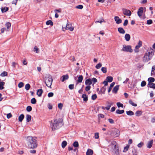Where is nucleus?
Listing matches in <instances>:
<instances>
[{
	"label": "nucleus",
	"mask_w": 155,
	"mask_h": 155,
	"mask_svg": "<svg viewBox=\"0 0 155 155\" xmlns=\"http://www.w3.org/2000/svg\"><path fill=\"white\" fill-rule=\"evenodd\" d=\"M36 138L31 136L28 137L27 141L28 147L30 148H35L37 146Z\"/></svg>",
	"instance_id": "f257e3e1"
},
{
	"label": "nucleus",
	"mask_w": 155,
	"mask_h": 155,
	"mask_svg": "<svg viewBox=\"0 0 155 155\" xmlns=\"http://www.w3.org/2000/svg\"><path fill=\"white\" fill-rule=\"evenodd\" d=\"M63 120L61 118L58 119H55L54 120V122L52 124L51 127L53 130L58 129L63 125Z\"/></svg>",
	"instance_id": "f03ea898"
},
{
	"label": "nucleus",
	"mask_w": 155,
	"mask_h": 155,
	"mask_svg": "<svg viewBox=\"0 0 155 155\" xmlns=\"http://www.w3.org/2000/svg\"><path fill=\"white\" fill-rule=\"evenodd\" d=\"M154 51L152 50L151 51L145 53L143 58V61L147 62L150 60L154 54Z\"/></svg>",
	"instance_id": "7ed1b4c3"
},
{
	"label": "nucleus",
	"mask_w": 155,
	"mask_h": 155,
	"mask_svg": "<svg viewBox=\"0 0 155 155\" xmlns=\"http://www.w3.org/2000/svg\"><path fill=\"white\" fill-rule=\"evenodd\" d=\"M53 79L51 76H49L47 78L45 81V83L46 86L49 87L51 88V85L52 83Z\"/></svg>",
	"instance_id": "20e7f679"
},
{
	"label": "nucleus",
	"mask_w": 155,
	"mask_h": 155,
	"mask_svg": "<svg viewBox=\"0 0 155 155\" xmlns=\"http://www.w3.org/2000/svg\"><path fill=\"white\" fill-rule=\"evenodd\" d=\"M121 51L131 53L133 51V50L131 48V46L129 45H123V48Z\"/></svg>",
	"instance_id": "39448f33"
},
{
	"label": "nucleus",
	"mask_w": 155,
	"mask_h": 155,
	"mask_svg": "<svg viewBox=\"0 0 155 155\" xmlns=\"http://www.w3.org/2000/svg\"><path fill=\"white\" fill-rule=\"evenodd\" d=\"M122 10L124 15L128 16H130L131 15V12L130 10L126 8H123Z\"/></svg>",
	"instance_id": "423d86ee"
},
{
	"label": "nucleus",
	"mask_w": 155,
	"mask_h": 155,
	"mask_svg": "<svg viewBox=\"0 0 155 155\" xmlns=\"http://www.w3.org/2000/svg\"><path fill=\"white\" fill-rule=\"evenodd\" d=\"M143 8L142 7H141L137 11V15L138 16L140 17L142 15L143 13Z\"/></svg>",
	"instance_id": "0eeeda50"
},
{
	"label": "nucleus",
	"mask_w": 155,
	"mask_h": 155,
	"mask_svg": "<svg viewBox=\"0 0 155 155\" xmlns=\"http://www.w3.org/2000/svg\"><path fill=\"white\" fill-rule=\"evenodd\" d=\"M114 19L117 24H119L122 22L121 19L118 16H115L114 18Z\"/></svg>",
	"instance_id": "6e6552de"
},
{
	"label": "nucleus",
	"mask_w": 155,
	"mask_h": 155,
	"mask_svg": "<svg viewBox=\"0 0 155 155\" xmlns=\"http://www.w3.org/2000/svg\"><path fill=\"white\" fill-rule=\"evenodd\" d=\"M153 142V140H151L150 141H148L147 145V148H150L152 147Z\"/></svg>",
	"instance_id": "1a4fd4ad"
},
{
	"label": "nucleus",
	"mask_w": 155,
	"mask_h": 155,
	"mask_svg": "<svg viewBox=\"0 0 155 155\" xmlns=\"http://www.w3.org/2000/svg\"><path fill=\"white\" fill-rule=\"evenodd\" d=\"M113 103H108L107 107H102V109H105L107 110H108L110 109L111 106L113 105Z\"/></svg>",
	"instance_id": "9d476101"
},
{
	"label": "nucleus",
	"mask_w": 155,
	"mask_h": 155,
	"mask_svg": "<svg viewBox=\"0 0 155 155\" xmlns=\"http://www.w3.org/2000/svg\"><path fill=\"white\" fill-rule=\"evenodd\" d=\"M147 86L150 88H152L154 89H155V84L152 83H148Z\"/></svg>",
	"instance_id": "9b49d317"
},
{
	"label": "nucleus",
	"mask_w": 155,
	"mask_h": 155,
	"mask_svg": "<svg viewBox=\"0 0 155 155\" xmlns=\"http://www.w3.org/2000/svg\"><path fill=\"white\" fill-rule=\"evenodd\" d=\"M93 154V150L90 149H88L86 152V155H92Z\"/></svg>",
	"instance_id": "f8f14e48"
},
{
	"label": "nucleus",
	"mask_w": 155,
	"mask_h": 155,
	"mask_svg": "<svg viewBox=\"0 0 155 155\" xmlns=\"http://www.w3.org/2000/svg\"><path fill=\"white\" fill-rule=\"evenodd\" d=\"M92 83V80L90 79L86 80L85 81V84L87 85H90Z\"/></svg>",
	"instance_id": "ddd939ff"
},
{
	"label": "nucleus",
	"mask_w": 155,
	"mask_h": 155,
	"mask_svg": "<svg viewBox=\"0 0 155 155\" xmlns=\"http://www.w3.org/2000/svg\"><path fill=\"white\" fill-rule=\"evenodd\" d=\"M119 85H116L114 87L112 90L113 93L116 94L119 89Z\"/></svg>",
	"instance_id": "4468645a"
},
{
	"label": "nucleus",
	"mask_w": 155,
	"mask_h": 155,
	"mask_svg": "<svg viewBox=\"0 0 155 155\" xmlns=\"http://www.w3.org/2000/svg\"><path fill=\"white\" fill-rule=\"evenodd\" d=\"M106 88L104 87H102L100 89V90L99 92V94L102 93L103 94H105V92L106 91Z\"/></svg>",
	"instance_id": "2eb2a0df"
},
{
	"label": "nucleus",
	"mask_w": 155,
	"mask_h": 155,
	"mask_svg": "<svg viewBox=\"0 0 155 155\" xmlns=\"http://www.w3.org/2000/svg\"><path fill=\"white\" fill-rule=\"evenodd\" d=\"M118 31L120 34H124L125 33V31L122 28H118Z\"/></svg>",
	"instance_id": "dca6fc26"
},
{
	"label": "nucleus",
	"mask_w": 155,
	"mask_h": 155,
	"mask_svg": "<svg viewBox=\"0 0 155 155\" xmlns=\"http://www.w3.org/2000/svg\"><path fill=\"white\" fill-rule=\"evenodd\" d=\"M142 41H139L138 42V45L135 46V49H138L142 46Z\"/></svg>",
	"instance_id": "f3484780"
},
{
	"label": "nucleus",
	"mask_w": 155,
	"mask_h": 155,
	"mask_svg": "<svg viewBox=\"0 0 155 155\" xmlns=\"http://www.w3.org/2000/svg\"><path fill=\"white\" fill-rule=\"evenodd\" d=\"M61 81L64 82L65 80H67L69 78L68 75V74H66L64 75L62 77Z\"/></svg>",
	"instance_id": "a211bd4d"
},
{
	"label": "nucleus",
	"mask_w": 155,
	"mask_h": 155,
	"mask_svg": "<svg viewBox=\"0 0 155 155\" xmlns=\"http://www.w3.org/2000/svg\"><path fill=\"white\" fill-rule=\"evenodd\" d=\"M124 38L127 41H129L130 38V36L129 34H126L125 35Z\"/></svg>",
	"instance_id": "6ab92c4d"
},
{
	"label": "nucleus",
	"mask_w": 155,
	"mask_h": 155,
	"mask_svg": "<svg viewBox=\"0 0 155 155\" xmlns=\"http://www.w3.org/2000/svg\"><path fill=\"white\" fill-rule=\"evenodd\" d=\"M83 80V77L82 75H80L78 78V79L77 81L78 83H81Z\"/></svg>",
	"instance_id": "aec40b11"
},
{
	"label": "nucleus",
	"mask_w": 155,
	"mask_h": 155,
	"mask_svg": "<svg viewBox=\"0 0 155 155\" xmlns=\"http://www.w3.org/2000/svg\"><path fill=\"white\" fill-rule=\"evenodd\" d=\"M142 114V112L140 110H137L135 113V115L137 117H140Z\"/></svg>",
	"instance_id": "412c9836"
},
{
	"label": "nucleus",
	"mask_w": 155,
	"mask_h": 155,
	"mask_svg": "<svg viewBox=\"0 0 155 155\" xmlns=\"http://www.w3.org/2000/svg\"><path fill=\"white\" fill-rule=\"evenodd\" d=\"M42 92L43 90L42 89H38L37 91V94L38 96L40 97L41 95Z\"/></svg>",
	"instance_id": "4be33fe9"
},
{
	"label": "nucleus",
	"mask_w": 155,
	"mask_h": 155,
	"mask_svg": "<svg viewBox=\"0 0 155 155\" xmlns=\"http://www.w3.org/2000/svg\"><path fill=\"white\" fill-rule=\"evenodd\" d=\"M82 97L83 99V101L87 102L88 100L87 96L86 94H83L82 95Z\"/></svg>",
	"instance_id": "5701e85b"
},
{
	"label": "nucleus",
	"mask_w": 155,
	"mask_h": 155,
	"mask_svg": "<svg viewBox=\"0 0 155 155\" xmlns=\"http://www.w3.org/2000/svg\"><path fill=\"white\" fill-rule=\"evenodd\" d=\"M106 80L108 82H111L113 80V78L111 76H107L106 78Z\"/></svg>",
	"instance_id": "b1692460"
},
{
	"label": "nucleus",
	"mask_w": 155,
	"mask_h": 155,
	"mask_svg": "<svg viewBox=\"0 0 155 155\" xmlns=\"http://www.w3.org/2000/svg\"><path fill=\"white\" fill-rule=\"evenodd\" d=\"M26 121L27 122H29L31 119V116L29 114H27L26 116Z\"/></svg>",
	"instance_id": "393cba45"
},
{
	"label": "nucleus",
	"mask_w": 155,
	"mask_h": 155,
	"mask_svg": "<svg viewBox=\"0 0 155 155\" xmlns=\"http://www.w3.org/2000/svg\"><path fill=\"white\" fill-rule=\"evenodd\" d=\"M24 118V115L23 114H21L18 117L19 121L21 122Z\"/></svg>",
	"instance_id": "a878e982"
},
{
	"label": "nucleus",
	"mask_w": 155,
	"mask_h": 155,
	"mask_svg": "<svg viewBox=\"0 0 155 155\" xmlns=\"http://www.w3.org/2000/svg\"><path fill=\"white\" fill-rule=\"evenodd\" d=\"M115 84V82H113L110 84V87H109L108 91V93H109L111 91L112 87L114 86Z\"/></svg>",
	"instance_id": "bb28decb"
},
{
	"label": "nucleus",
	"mask_w": 155,
	"mask_h": 155,
	"mask_svg": "<svg viewBox=\"0 0 155 155\" xmlns=\"http://www.w3.org/2000/svg\"><path fill=\"white\" fill-rule=\"evenodd\" d=\"M5 84V83L3 82H1V80L0 79V90H2L4 88L3 86Z\"/></svg>",
	"instance_id": "cd10ccee"
},
{
	"label": "nucleus",
	"mask_w": 155,
	"mask_h": 155,
	"mask_svg": "<svg viewBox=\"0 0 155 155\" xmlns=\"http://www.w3.org/2000/svg\"><path fill=\"white\" fill-rule=\"evenodd\" d=\"M116 112L117 114H121L124 112V110H120L119 109H118L116 110Z\"/></svg>",
	"instance_id": "c85d7f7f"
},
{
	"label": "nucleus",
	"mask_w": 155,
	"mask_h": 155,
	"mask_svg": "<svg viewBox=\"0 0 155 155\" xmlns=\"http://www.w3.org/2000/svg\"><path fill=\"white\" fill-rule=\"evenodd\" d=\"M8 10V7H4L1 8V11L2 13L5 12Z\"/></svg>",
	"instance_id": "c756f323"
},
{
	"label": "nucleus",
	"mask_w": 155,
	"mask_h": 155,
	"mask_svg": "<svg viewBox=\"0 0 155 155\" xmlns=\"http://www.w3.org/2000/svg\"><path fill=\"white\" fill-rule=\"evenodd\" d=\"M116 145H115L114 146V149L115 148V155H119V149H116Z\"/></svg>",
	"instance_id": "7c9ffc66"
},
{
	"label": "nucleus",
	"mask_w": 155,
	"mask_h": 155,
	"mask_svg": "<svg viewBox=\"0 0 155 155\" xmlns=\"http://www.w3.org/2000/svg\"><path fill=\"white\" fill-rule=\"evenodd\" d=\"M126 114L128 115L132 116L134 114V113L131 110L126 111Z\"/></svg>",
	"instance_id": "2f4dec72"
},
{
	"label": "nucleus",
	"mask_w": 155,
	"mask_h": 155,
	"mask_svg": "<svg viewBox=\"0 0 155 155\" xmlns=\"http://www.w3.org/2000/svg\"><path fill=\"white\" fill-rule=\"evenodd\" d=\"M67 143L66 141H63L61 143V146L63 148H64L67 145Z\"/></svg>",
	"instance_id": "473e14b6"
},
{
	"label": "nucleus",
	"mask_w": 155,
	"mask_h": 155,
	"mask_svg": "<svg viewBox=\"0 0 155 155\" xmlns=\"http://www.w3.org/2000/svg\"><path fill=\"white\" fill-rule=\"evenodd\" d=\"M148 83H153L155 81V79L154 78L152 77L149 78L148 79Z\"/></svg>",
	"instance_id": "72a5a7b5"
},
{
	"label": "nucleus",
	"mask_w": 155,
	"mask_h": 155,
	"mask_svg": "<svg viewBox=\"0 0 155 155\" xmlns=\"http://www.w3.org/2000/svg\"><path fill=\"white\" fill-rule=\"evenodd\" d=\"M73 146L75 147H79V144L78 141H76L74 142L73 144Z\"/></svg>",
	"instance_id": "f704fd0d"
},
{
	"label": "nucleus",
	"mask_w": 155,
	"mask_h": 155,
	"mask_svg": "<svg viewBox=\"0 0 155 155\" xmlns=\"http://www.w3.org/2000/svg\"><path fill=\"white\" fill-rule=\"evenodd\" d=\"M46 24L47 25H53V22L51 20H49L47 21L46 23Z\"/></svg>",
	"instance_id": "c9c22d12"
},
{
	"label": "nucleus",
	"mask_w": 155,
	"mask_h": 155,
	"mask_svg": "<svg viewBox=\"0 0 155 155\" xmlns=\"http://www.w3.org/2000/svg\"><path fill=\"white\" fill-rule=\"evenodd\" d=\"M7 75L8 73L5 71H4L0 74V76L1 77H4L5 76H7Z\"/></svg>",
	"instance_id": "e433bc0d"
},
{
	"label": "nucleus",
	"mask_w": 155,
	"mask_h": 155,
	"mask_svg": "<svg viewBox=\"0 0 155 155\" xmlns=\"http://www.w3.org/2000/svg\"><path fill=\"white\" fill-rule=\"evenodd\" d=\"M129 103L133 106L136 107L137 106V104H135L131 100H130L129 101Z\"/></svg>",
	"instance_id": "4c0bfd02"
},
{
	"label": "nucleus",
	"mask_w": 155,
	"mask_h": 155,
	"mask_svg": "<svg viewBox=\"0 0 155 155\" xmlns=\"http://www.w3.org/2000/svg\"><path fill=\"white\" fill-rule=\"evenodd\" d=\"M5 26L8 29H9L11 26V24L10 22H7L5 24Z\"/></svg>",
	"instance_id": "58836bf2"
},
{
	"label": "nucleus",
	"mask_w": 155,
	"mask_h": 155,
	"mask_svg": "<svg viewBox=\"0 0 155 155\" xmlns=\"http://www.w3.org/2000/svg\"><path fill=\"white\" fill-rule=\"evenodd\" d=\"M31 104H35L36 103V100L35 98H33L31 100Z\"/></svg>",
	"instance_id": "ea45409f"
},
{
	"label": "nucleus",
	"mask_w": 155,
	"mask_h": 155,
	"mask_svg": "<svg viewBox=\"0 0 155 155\" xmlns=\"http://www.w3.org/2000/svg\"><path fill=\"white\" fill-rule=\"evenodd\" d=\"M155 74V66L154 65L152 66V71L151 74Z\"/></svg>",
	"instance_id": "a19ab883"
},
{
	"label": "nucleus",
	"mask_w": 155,
	"mask_h": 155,
	"mask_svg": "<svg viewBox=\"0 0 155 155\" xmlns=\"http://www.w3.org/2000/svg\"><path fill=\"white\" fill-rule=\"evenodd\" d=\"M102 64L101 63H99L96 65L95 68L97 69H99L102 66Z\"/></svg>",
	"instance_id": "79ce46f5"
},
{
	"label": "nucleus",
	"mask_w": 155,
	"mask_h": 155,
	"mask_svg": "<svg viewBox=\"0 0 155 155\" xmlns=\"http://www.w3.org/2000/svg\"><path fill=\"white\" fill-rule=\"evenodd\" d=\"M30 87V86L29 84H26L25 86V88L27 90H29Z\"/></svg>",
	"instance_id": "37998d69"
},
{
	"label": "nucleus",
	"mask_w": 155,
	"mask_h": 155,
	"mask_svg": "<svg viewBox=\"0 0 155 155\" xmlns=\"http://www.w3.org/2000/svg\"><path fill=\"white\" fill-rule=\"evenodd\" d=\"M117 105L118 107H123V104H122L120 102H117Z\"/></svg>",
	"instance_id": "c03bdc74"
},
{
	"label": "nucleus",
	"mask_w": 155,
	"mask_h": 155,
	"mask_svg": "<svg viewBox=\"0 0 155 155\" xmlns=\"http://www.w3.org/2000/svg\"><path fill=\"white\" fill-rule=\"evenodd\" d=\"M101 70L104 73H105L107 72V68L105 67H102Z\"/></svg>",
	"instance_id": "a18cd8bd"
},
{
	"label": "nucleus",
	"mask_w": 155,
	"mask_h": 155,
	"mask_svg": "<svg viewBox=\"0 0 155 155\" xmlns=\"http://www.w3.org/2000/svg\"><path fill=\"white\" fill-rule=\"evenodd\" d=\"M146 82L144 81H142L141 83V86L142 87H144L146 85Z\"/></svg>",
	"instance_id": "49530a36"
},
{
	"label": "nucleus",
	"mask_w": 155,
	"mask_h": 155,
	"mask_svg": "<svg viewBox=\"0 0 155 155\" xmlns=\"http://www.w3.org/2000/svg\"><path fill=\"white\" fill-rule=\"evenodd\" d=\"M32 107L30 106H28L26 108V110L28 112H30L32 110Z\"/></svg>",
	"instance_id": "de8ad7c7"
},
{
	"label": "nucleus",
	"mask_w": 155,
	"mask_h": 155,
	"mask_svg": "<svg viewBox=\"0 0 155 155\" xmlns=\"http://www.w3.org/2000/svg\"><path fill=\"white\" fill-rule=\"evenodd\" d=\"M34 51L36 53H38L39 52V49L36 46L34 48Z\"/></svg>",
	"instance_id": "09e8293b"
},
{
	"label": "nucleus",
	"mask_w": 155,
	"mask_h": 155,
	"mask_svg": "<svg viewBox=\"0 0 155 155\" xmlns=\"http://www.w3.org/2000/svg\"><path fill=\"white\" fill-rule=\"evenodd\" d=\"M24 83L22 82H20L18 84V87L19 88H21L24 86Z\"/></svg>",
	"instance_id": "8fccbe9b"
},
{
	"label": "nucleus",
	"mask_w": 155,
	"mask_h": 155,
	"mask_svg": "<svg viewBox=\"0 0 155 155\" xmlns=\"http://www.w3.org/2000/svg\"><path fill=\"white\" fill-rule=\"evenodd\" d=\"M97 98V96L96 94L93 95L91 96V99L93 100H95Z\"/></svg>",
	"instance_id": "3c124183"
},
{
	"label": "nucleus",
	"mask_w": 155,
	"mask_h": 155,
	"mask_svg": "<svg viewBox=\"0 0 155 155\" xmlns=\"http://www.w3.org/2000/svg\"><path fill=\"white\" fill-rule=\"evenodd\" d=\"M153 23V21L151 19L148 20L147 21V24L148 25H150Z\"/></svg>",
	"instance_id": "603ef678"
},
{
	"label": "nucleus",
	"mask_w": 155,
	"mask_h": 155,
	"mask_svg": "<svg viewBox=\"0 0 155 155\" xmlns=\"http://www.w3.org/2000/svg\"><path fill=\"white\" fill-rule=\"evenodd\" d=\"M91 88V86L90 85H87V86L85 87V90L86 91H89Z\"/></svg>",
	"instance_id": "864d4df0"
},
{
	"label": "nucleus",
	"mask_w": 155,
	"mask_h": 155,
	"mask_svg": "<svg viewBox=\"0 0 155 155\" xmlns=\"http://www.w3.org/2000/svg\"><path fill=\"white\" fill-rule=\"evenodd\" d=\"M143 143L141 142L138 144L137 147L139 148H141L143 145Z\"/></svg>",
	"instance_id": "5fc2aeb1"
},
{
	"label": "nucleus",
	"mask_w": 155,
	"mask_h": 155,
	"mask_svg": "<svg viewBox=\"0 0 155 155\" xmlns=\"http://www.w3.org/2000/svg\"><path fill=\"white\" fill-rule=\"evenodd\" d=\"M71 27V25H70L69 24H68V23H67V25L66 27L65 28V29H68L69 28H70Z\"/></svg>",
	"instance_id": "6e6d98bb"
},
{
	"label": "nucleus",
	"mask_w": 155,
	"mask_h": 155,
	"mask_svg": "<svg viewBox=\"0 0 155 155\" xmlns=\"http://www.w3.org/2000/svg\"><path fill=\"white\" fill-rule=\"evenodd\" d=\"M128 20L127 19H126L124 21V22L123 24L124 26H127L128 24Z\"/></svg>",
	"instance_id": "4d7b16f0"
},
{
	"label": "nucleus",
	"mask_w": 155,
	"mask_h": 155,
	"mask_svg": "<svg viewBox=\"0 0 155 155\" xmlns=\"http://www.w3.org/2000/svg\"><path fill=\"white\" fill-rule=\"evenodd\" d=\"M105 22V21H104V20L102 18V19L101 20L96 21L95 22L96 23L99 22V23H101L102 22Z\"/></svg>",
	"instance_id": "13d9d810"
},
{
	"label": "nucleus",
	"mask_w": 155,
	"mask_h": 155,
	"mask_svg": "<svg viewBox=\"0 0 155 155\" xmlns=\"http://www.w3.org/2000/svg\"><path fill=\"white\" fill-rule=\"evenodd\" d=\"M76 8L79 9H82L83 8V6L82 5H79L76 7Z\"/></svg>",
	"instance_id": "bf43d9fd"
},
{
	"label": "nucleus",
	"mask_w": 155,
	"mask_h": 155,
	"mask_svg": "<svg viewBox=\"0 0 155 155\" xmlns=\"http://www.w3.org/2000/svg\"><path fill=\"white\" fill-rule=\"evenodd\" d=\"M129 148V146H126L124 147V150H123V152H126L127 151L128 149Z\"/></svg>",
	"instance_id": "052dcab7"
},
{
	"label": "nucleus",
	"mask_w": 155,
	"mask_h": 155,
	"mask_svg": "<svg viewBox=\"0 0 155 155\" xmlns=\"http://www.w3.org/2000/svg\"><path fill=\"white\" fill-rule=\"evenodd\" d=\"M54 93L52 92H50L48 94V97H51L53 96Z\"/></svg>",
	"instance_id": "680f3d73"
},
{
	"label": "nucleus",
	"mask_w": 155,
	"mask_h": 155,
	"mask_svg": "<svg viewBox=\"0 0 155 155\" xmlns=\"http://www.w3.org/2000/svg\"><path fill=\"white\" fill-rule=\"evenodd\" d=\"M54 12L55 13H61V8H59L58 9H55L54 10Z\"/></svg>",
	"instance_id": "e2e57ef3"
},
{
	"label": "nucleus",
	"mask_w": 155,
	"mask_h": 155,
	"mask_svg": "<svg viewBox=\"0 0 155 155\" xmlns=\"http://www.w3.org/2000/svg\"><path fill=\"white\" fill-rule=\"evenodd\" d=\"M69 88L71 90H72L74 88V85L73 84H71L69 85Z\"/></svg>",
	"instance_id": "0e129e2a"
},
{
	"label": "nucleus",
	"mask_w": 155,
	"mask_h": 155,
	"mask_svg": "<svg viewBox=\"0 0 155 155\" xmlns=\"http://www.w3.org/2000/svg\"><path fill=\"white\" fill-rule=\"evenodd\" d=\"M58 107L60 109H61L63 107V104L61 103H59L58 105Z\"/></svg>",
	"instance_id": "69168bd1"
},
{
	"label": "nucleus",
	"mask_w": 155,
	"mask_h": 155,
	"mask_svg": "<svg viewBox=\"0 0 155 155\" xmlns=\"http://www.w3.org/2000/svg\"><path fill=\"white\" fill-rule=\"evenodd\" d=\"M116 136L117 137L119 136L120 134V131L118 130H116Z\"/></svg>",
	"instance_id": "338daca9"
},
{
	"label": "nucleus",
	"mask_w": 155,
	"mask_h": 155,
	"mask_svg": "<svg viewBox=\"0 0 155 155\" xmlns=\"http://www.w3.org/2000/svg\"><path fill=\"white\" fill-rule=\"evenodd\" d=\"M95 138V139H98L99 138V134L98 133H95L94 135Z\"/></svg>",
	"instance_id": "774afa93"
}]
</instances>
